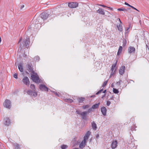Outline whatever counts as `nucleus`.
<instances>
[{"mask_svg":"<svg viewBox=\"0 0 149 149\" xmlns=\"http://www.w3.org/2000/svg\"><path fill=\"white\" fill-rule=\"evenodd\" d=\"M103 91V89H102L100 90L99 91H98V92H97L96 93V95H98V94H99L102 91Z\"/></svg>","mask_w":149,"mask_h":149,"instance_id":"38","label":"nucleus"},{"mask_svg":"<svg viewBox=\"0 0 149 149\" xmlns=\"http://www.w3.org/2000/svg\"><path fill=\"white\" fill-rule=\"evenodd\" d=\"M86 141L83 140L79 145V147L80 148H83L85 146Z\"/></svg>","mask_w":149,"mask_h":149,"instance_id":"18","label":"nucleus"},{"mask_svg":"<svg viewBox=\"0 0 149 149\" xmlns=\"http://www.w3.org/2000/svg\"><path fill=\"white\" fill-rule=\"evenodd\" d=\"M32 65L30 64H28L27 65V70L29 72H31L33 74H36L34 72L33 70Z\"/></svg>","mask_w":149,"mask_h":149,"instance_id":"8","label":"nucleus"},{"mask_svg":"<svg viewBox=\"0 0 149 149\" xmlns=\"http://www.w3.org/2000/svg\"><path fill=\"white\" fill-rule=\"evenodd\" d=\"M65 101L66 102H70V103L72 102H73V100L70 98L65 99Z\"/></svg>","mask_w":149,"mask_h":149,"instance_id":"30","label":"nucleus"},{"mask_svg":"<svg viewBox=\"0 0 149 149\" xmlns=\"http://www.w3.org/2000/svg\"><path fill=\"white\" fill-rule=\"evenodd\" d=\"M107 83V81H105L103 83V84L102 86H103V87L105 86H106Z\"/></svg>","mask_w":149,"mask_h":149,"instance_id":"34","label":"nucleus"},{"mask_svg":"<svg viewBox=\"0 0 149 149\" xmlns=\"http://www.w3.org/2000/svg\"><path fill=\"white\" fill-rule=\"evenodd\" d=\"M97 12L100 14L103 15H104L105 13L104 11V10L101 8H100L98 10H97Z\"/></svg>","mask_w":149,"mask_h":149,"instance_id":"19","label":"nucleus"},{"mask_svg":"<svg viewBox=\"0 0 149 149\" xmlns=\"http://www.w3.org/2000/svg\"><path fill=\"white\" fill-rule=\"evenodd\" d=\"M118 143L117 141L116 140L113 141L111 144V148L112 149L115 148L117 146Z\"/></svg>","mask_w":149,"mask_h":149,"instance_id":"15","label":"nucleus"},{"mask_svg":"<svg viewBox=\"0 0 149 149\" xmlns=\"http://www.w3.org/2000/svg\"><path fill=\"white\" fill-rule=\"evenodd\" d=\"M13 146L14 147V149H20L19 145L17 143H15L13 144Z\"/></svg>","mask_w":149,"mask_h":149,"instance_id":"21","label":"nucleus"},{"mask_svg":"<svg viewBox=\"0 0 149 149\" xmlns=\"http://www.w3.org/2000/svg\"><path fill=\"white\" fill-rule=\"evenodd\" d=\"M93 109L92 108V107L91 108L89 109L88 110V111H87V113H90V112H91V111H93Z\"/></svg>","mask_w":149,"mask_h":149,"instance_id":"35","label":"nucleus"},{"mask_svg":"<svg viewBox=\"0 0 149 149\" xmlns=\"http://www.w3.org/2000/svg\"><path fill=\"white\" fill-rule=\"evenodd\" d=\"M1 37H0V43L1 42Z\"/></svg>","mask_w":149,"mask_h":149,"instance_id":"55","label":"nucleus"},{"mask_svg":"<svg viewBox=\"0 0 149 149\" xmlns=\"http://www.w3.org/2000/svg\"><path fill=\"white\" fill-rule=\"evenodd\" d=\"M130 10V8H127V9H126L123 8V11H127V10Z\"/></svg>","mask_w":149,"mask_h":149,"instance_id":"43","label":"nucleus"},{"mask_svg":"<svg viewBox=\"0 0 149 149\" xmlns=\"http://www.w3.org/2000/svg\"><path fill=\"white\" fill-rule=\"evenodd\" d=\"M131 8H132L133 9H134V10H136V11H139H139L138 10H137V9H136V8H135L133 6H132V7H131Z\"/></svg>","mask_w":149,"mask_h":149,"instance_id":"44","label":"nucleus"},{"mask_svg":"<svg viewBox=\"0 0 149 149\" xmlns=\"http://www.w3.org/2000/svg\"><path fill=\"white\" fill-rule=\"evenodd\" d=\"M22 82L24 84L26 85H29L30 83L29 79L26 76L24 77L23 79Z\"/></svg>","mask_w":149,"mask_h":149,"instance_id":"9","label":"nucleus"},{"mask_svg":"<svg viewBox=\"0 0 149 149\" xmlns=\"http://www.w3.org/2000/svg\"><path fill=\"white\" fill-rule=\"evenodd\" d=\"M50 15L49 12H44L40 14V17L43 19H46Z\"/></svg>","mask_w":149,"mask_h":149,"instance_id":"3","label":"nucleus"},{"mask_svg":"<svg viewBox=\"0 0 149 149\" xmlns=\"http://www.w3.org/2000/svg\"><path fill=\"white\" fill-rule=\"evenodd\" d=\"M30 87L31 89H32L33 90V91H35V86L33 84H31V85Z\"/></svg>","mask_w":149,"mask_h":149,"instance_id":"27","label":"nucleus"},{"mask_svg":"<svg viewBox=\"0 0 149 149\" xmlns=\"http://www.w3.org/2000/svg\"><path fill=\"white\" fill-rule=\"evenodd\" d=\"M111 87H113V84H112L111 85Z\"/></svg>","mask_w":149,"mask_h":149,"instance_id":"56","label":"nucleus"},{"mask_svg":"<svg viewBox=\"0 0 149 149\" xmlns=\"http://www.w3.org/2000/svg\"><path fill=\"white\" fill-rule=\"evenodd\" d=\"M24 5H22L21 7V9H22L24 7Z\"/></svg>","mask_w":149,"mask_h":149,"instance_id":"50","label":"nucleus"},{"mask_svg":"<svg viewBox=\"0 0 149 149\" xmlns=\"http://www.w3.org/2000/svg\"><path fill=\"white\" fill-rule=\"evenodd\" d=\"M122 82L121 80H120L118 82H117L116 83V84L118 85H120V83Z\"/></svg>","mask_w":149,"mask_h":149,"instance_id":"36","label":"nucleus"},{"mask_svg":"<svg viewBox=\"0 0 149 149\" xmlns=\"http://www.w3.org/2000/svg\"><path fill=\"white\" fill-rule=\"evenodd\" d=\"M106 92V90H104L103 92V93H105Z\"/></svg>","mask_w":149,"mask_h":149,"instance_id":"52","label":"nucleus"},{"mask_svg":"<svg viewBox=\"0 0 149 149\" xmlns=\"http://www.w3.org/2000/svg\"><path fill=\"white\" fill-rule=\"evenodd\" d=\"M100 6H101L103 7H106V6H105L104 5H100Z\"/></svg>","mask_w":149,"mask_h":149,"instance_id":"46","label":"nucleus"},{"mask_svg":"<svg viewBox=\"0 0 149 149\" xmlns=\"http://www.w3.org/2000/svg\"><path fill=\"white\" fill-rule=\"evenodd\" d=\"M68 147V146L64 144H63L61 146V148L62 149H66Z\"/></svg>","mask_w":149,"mask_h":149,"instance_id":"29","label":"nucleus"},{"mask_svg":"<svg viewBox=\"0 0 149 149\" xmlns=\"http://www.w3.org/2000/svg\"><path fill=\"white\" fill-rule=\"evenodd\" d=\"M4 124L7 126H9L10 124V120L8 117H6L4 119Z\"/></svg>","mask_w":149,"mask_h":149,"instance_id":"13","label":"nucleus"},{"mask_svg":"<svg viewBox=\"0 0 149 149\" xmlns=\"http://www.w3.org/2000/svg\"><path fill=\"white\" fill-rule=\"evenodd\" d=\"M34 59L35 61H38L40 60V57L38 56H36L34 58Z\"/></svg>","mask_w":149,"mask_h":149,"instance_id":"31","label":"nucleus"},{"mask_svg":"<svg viewBox=\"0 0 149 149\" xmlns=\"http://www.w3.org/2000/svg\"><path fill=\"white\" fill-rule=\"evenodd\" d=\"M117 28L118 30L120 31H123V28L121 25L119 24L118 25H117Z\"/></svg>","mask_w":149,"mask_h":149,"instance_id":"22","label":"nucleus"},{"mask_svg":"<svg viewBox=\"0 0 149 149\" xmlns=\"http://www.w3.org/2000/svg\"><path fill=\"white\" fill-rule=\"evenodd\" d=\"M105 96V94H104V95L102 96V98H103V97H104V96Z\"/></svg>","mask_w":149,"mask_h":149,"instance_id":"54","label":"nucleus"},{"mask_svg":"<svg viewBox=\"0 0 149 149\" xmlns=\"http://www.w3.org/2000/svg\"><path fill=\"white\" fill-rule=\"evenodd\" d=\"M123 47L122 46H120L117 53V55H119L121 53L122 49Z\"/></svg>","mask_w":149,"mask_h":149,"instance_id":"24","label":"nucleus"},{"mask_svg":"<svg viewBox=\"0 0 149 149\" xmlns=\"http://www.w3.org/2000/svg\"><path fill=\"white\" fill-rule=\"evenodd\" d=\"M128 51L129 54L134 53L135 52V49L133 47L130 46L128 48Z\"/></svg>","mask_w":149,"mask_h":149,"instance_id":"12","label":"nucleus"},{"mask_svg":"<svg viewBox=\"0 0 149 149\" xmlns=\"http://www.w3.org/2000/svg\"><path fill=\"white\" fill-rule=\"evenodd\" d=\"M130 28V27H128L126 29L127 31H128V30Z\"/></svg>","mask_w":149,"mask_h":149,"instance_id":"53","label":"nucleus"},{"mask_svg":"<svg viewBox=\"0 0 149 149\" xmlns=\"http://www.w3.org/2000/svg\"><path fill=\"white\" fill-rule=\"evenodd\" d=\"M107 7L109 8V9H110L111 10H113V8H111V7Z\"/></svg>","mask_w":149,"mask_h":149,"instance_id":"48","label":"nucleus"},{"mask_svg":"<svg viewBox=\"0 0 149 149\" xmlns=\"http://www.w3.org/2000/svg\"><path fill=\"white\" fill-rule=\"evenodd\" d=\"M101 111L103 115L104 116H105L106 115V112L107 111L106 108L105 107H103L101 108Z\"/></svg>","mask_w":149,"mask_h":149,"instance_id":"16","label":"nucleus"},{"mask_svg":"<svg viewBox=\"0 0 149 149\" xmlns=\"http://www.w3.org/2000/svg\"><path fill=\"white\" fill-rule=\"evenodd\" d=\"M78 6V3L77 2H71L68 3V6L70 8H74Z\"/></svg>","mask_w":149,"mask_h":149,"instance_id":"4","label":"nucleus"},{"mask_svg":"<svg viewBox=\"0 0 149 149\" xmlns=\"http://www.w3.org/2000/svg\"><path fill=\"white\" fill-rule=\"evenodd\" d=\"M76 113L77 114L81 115V111L79 110H77L76 111Z\"/></svg>","mask_w":149,"mask_h":149,"instance_id":"33","label":"nucleus"},{"mask_svg":"<svg viewBox=\"0 0 149 149\" xmlns=\"http://www.w3.org/2000/svg\"><path fill=\"white\" fill-rule=\"evenodd\" d=\"M31 79L33 81L37 83H39L40 82V80L38 76H36L33 74H32L31 76Z\"/></svg>","mask_w":149,"mask_h":149,"instance_id":"2","label":"nucleus"},{"mask_svg":"<svg viewBox=\"0 0 149 149\" xmlns=\"http://www.w3.org/2000/svg\"><path fill=\"white\" fill-rule=\"evenodd\" d=\"M18 69H19V71L20 72H23V68L22 67V65L21 64H19L18 66Z\"/></svg>","mask_w":149,"mask_h":149,"instance_id":"25","label":"nucleus"},{"mask_svg":"<svg viewBox=\"0 0 149 149\" xmlns=\"http://www.w3.org/2000/svg\"><path fill=\"white\" fill-rule=\"evenodd\" d=\"M13 77L15 79H17V75L16 73L14 74L13 75Z\"/></svg>","mask_w":149,"mask_h":149,"instance_id":"39","label":"nucleus"},{"mask_svg":"<svg viewBox=\"0 0 149 149\" xmlns=\"http://www.w3.org/2000/svg\"><path fill=\"white\" fill-rule=\"evenodd\" d=\"M123 8H121L118 9L117 10L118 11H123Z\"/></svg>","mask_w":149,"mask_h":149,"instance_id":"41","label":"nucleus"},{"mask_svg":"<svg viewBox=\"0 0 149 149\" xmlns=\"http://www.w3.org/2000/svg\"><path fill=\"white\" fill-rule=\"evenodd\" d=\"M96 138L97 139H98V138H99V135L98 134H97L96 135Z\"/></svg>","mask_w":149,"mask_h":149,"instance_id":"49","label":"nucleus"},{"mask_svg":"<svg viewBox=\"0 0 149 149\" xmlns=\"http://www.w3.org/2000/svg\"><path fill=\"white\" fill-rule=\"evenodd\" d=\"M27 93L29 95L34 97H36L37 95V93L35 91H32L30 90H28L27 91Z\"/></svg>","mask_w":149,"mask_h":149,"instance_id":"7","label":"nucleus"},{"mask_svg":"<svg viewBox=\"0 0 149 149\" xmlns=\"http://www.w3.org/2000/svg\"><path fill=\"white\" fill-rule=\"evenodd\" d=\"M92 126L93 129L94 130H96L97 127V125L95 123L94 121H93L92 123Z\"/></svg>","mask_w":149,"mask_h":149,"instance_id":"20","label":"nucleus"},{"mask_svg":"<svg viewBox=\"0 0 149 149\" xmlns=\"http://www.w3.org/2000/svg\"><path fill=\"white\" fill-rule=\"evenodd\" d=\"M109 149V148H108V149Z\"/></svg>","mask_w":149,"mask_h":149,"instance_id":"58","label":"nucleus"},{"mask_svg":"<svg viewBox=\"0 0 149 149\" xmlns=\"http://www.w3.org/2000/svg\"><path fill=\"white\" fill-rule=\"evenodd\" d=\"M118 19L119 21L120 22V23H122V22H121L120 19V18H118Z\"/></svg>","mask_w":149,"mask_h":149,"instance_id":"51","label":"nucleus"},{"mask_svg":"<svg viewBox=\"0 0 149 149\" xmlns=\"http://www.w3.org/2000/svg\"><path fill=\"white\" fill-rule=\"evenodd\" d=\"M30 43V38L29 37L27 36L26 38L24 39L23 40V42L22 44L20 43V47L21 49L22 48V47L24 46H26L27 48L29 47L28 45Z\"/></svg>","mask_w":149,"mask_h":149,"instance_id":"1","label":"nucleus"},{"mask_svg":"<svg viewBox=\"0 0 149 149\" xmlns=\"http://www.w3.org/2000/svg\"><path fill=\"white\" fill-rule=\"evenodd\" d=\"M124 4L130 7L131 8V7H132V6L130 5L129 4H128V3H127L126 2H125V3Z\"/></svg>","mask_w":149,"mask_h":149,"instance_id":"40","label":"nucleus"},{"mask_svg":"<svg viewBox=\"0 0 149 149\" xmlns=\"http://www.w3.org/2000/svg\"><path fill=\"white\" fill-rule=\"evenodd\" d=\"M113 92L115 93L118 94L119 93L118 90L116 88H113Z\"/></svg>","mask_w":149,"mask_h":149,"instance_id":"28","label":"nucleus"},{"mask_svg":"<svg viewBox=\"0 0 149 149\" xmlns=\"http://www.w3.org/2000/svg\"><path fill=\"white\" fill-rule=\"evenodd\" d=\"M53 92L56 95L58 96H59V95L57 92H55L54 91H53Z\"/></svg>","mask_w":149,"mask_h":149,"instance_id":"45","label":"nucleus"},{"mask_svg":"<svg viewBox=\"0 0 149 149\" xmlns=\"http://www.w3.org/2000/svg\"><path fill=\"white\" fill-rule=\"evenodd\" d=\"M90 134L91 132L89 131H88L86 133L84 137L83 140L86 141V140H87L88 139Z\"/></svg>","mask_w":149,"mask_h":149,"instance_id":"14","label":"nucleus"},{"mask_svg":"<svg viewBox=\"0 0 149 149\" xmlns=\"http://www.w3.org/2000/svg\"><path fill=\"white\" fill-rule=\"evenodd\" d=\"M73 149H79L78 148H74Z\"/></svg>","mask_w":149,"mask_h":149,"instance_id":"57","label":"nucleus"},{"mask_svg":"<svg viewBox=\"0 0 149 149\" xmlns=\"http://www.w3.org/2000/svg\"><path fill=\"white\" fill-rule=\"evenodd\" d=\"M4 106L8 109H10L11 106V102L9 100H6L3 103Z\"/></svg>","mask_w":149,"mask_h":149,"instance_id":"6","label":"nucleus"},{"mask_svg":"<svg viewBox=\"0 0 149 149\" xmlns=\"http://www.w3.org/2000/svg\"><path fill=\"white\" fill-rule=\"evenodd\" d=\"M22 40V38H21L19 40V41L18 43V44H19L21 41Z\"/></svg>","mask_w":149,"mask_h":149,"instance_id":"47","label":"nucleus"},{"mask_svg":"<svg viewBox=\"0 0 149 149\" xmlns=\"http://www.w3.org/2000/svg\"><path fill=\"white\" fill-rule=\"evenodd\" d=\"M89 107V105H84L82 107V108L84 109H85L86 108H88Z\"/></svg>","mask_w":149,"mask_h":149,"instance_id":"32","label":"nucleus"},{"mask_svg":"<svg viewBox=\"0 0 149 149\" xmlns=\"http://www.w3.org/2000/svg\"><path fill=\"white\" fill-rule=\"evenodd\" d=\"M117 61L116 62V63L114 64H113L112 65V68H111V70L112 71V72L111 73L110 75V76L109 78H111L113 75L115 73L116 70V69L114 71V70L115 69V68H116V66L117 63Z\"/></svg>","mask_w":149,"mask_h":149,"instance_id":"5","label":"nucleus"},{"mask_svg":"<svg viewBox=\"0 0 149 149\" xmlns=\"http://www.w3.org/2000/svg\"><path fill=\"white\" fill-rule=\"evenodd\" d=\"M126 41L125 40V41H123V46H125L126 45Z\"/></svg>","mask_w":149,"mask_h":149,"instance_id":"42","label":"nucleus"},{"mask_svg":"<svg viewBox=\"0 0 149 149\" xmlns=\"http://www.w3.org/2000/svg\"><path fill=\"white\" fill-rule=\"evenodd\" d=\"M125 70V66L124 65L122 66L120 68L119 70L120 74L121 75H123L124 74Z\"/></svg>","mask_w":149,"mask_h":149,"instance_id":"11","label":"nucleus"},{"mask_svg":"<svg viewBox=\"0 0 149 149\" xmlns=\"http://www.w3.org/2000/svg\"><path fill=\"white\" fill-rule=\"evenodd\" d=\"M87 113V112L86 111H84L82 112H81V116H82V119L85 120H86V115Z\"/></svg>","mask_w":149,"mask_h":149,"instance_id":"17","label":"nucleus"},{"mask_svg":"<svg viewBox=\"0 0 149 149\" xmlns=\"http://www.w3.org/2000/svg\"><path fill=\"white\" fill-rule=\"evenodd\" d=\"M99 104H100V103L95 104L93 105L92 106V108L93 109H95L99 107Z\"/></svg>","mask_w":149,"mask_h":149,"instance_id":"23","label":"nucleus"},{"mask_svg":"<svg viewBox=\"0 0 149 149\" xmlns=\"http://www.w3.org/2000/svg\"><path fill=\"white\" fill-rule=\"evenodd\" d=\"M111 102L109 101H107V103L106 104L107 106H109L111 104Z\"/></svg>","mask_w":149,"mask_h":149,"instance_id":"37","label":"nucleus"},{"mask_svg":"<svg viewBox=\"0 0 149 149\" xmlns=\"http://www.w3.org/2000/svg\"><path fill=\"white\" fill-rule=\"evenodd\" d=\"M78 100L79 102H82L84 100V98L82 97H80L78 99Z\"/></svg>","mask_w":149,"mask_h":149,"instance_id":"26","label":"nucleus"},{"mask_svg":"<svg viewBox=\"0 0 149 149\" xmlns=\"http://www.w3.org/2000/svg\"><path fill=\"white\" fill-rule=\"evenodd\" d=\"M39 88L40 90L45 91L48 92V88L45 85L43 84H41Z\"/></svg>","mask_w":149,"mask_h":149,"instance_id":"10","label":"nucleus"}]
</instances>
